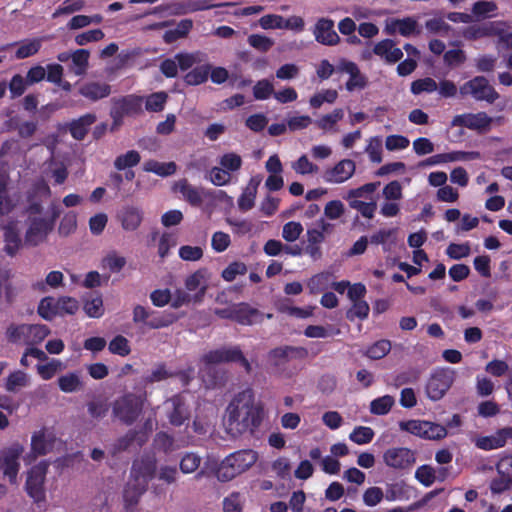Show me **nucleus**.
Listing matches in <instances>:
<instances>
[{
	"mask_svg": "<svg viewBox=\"0 0 512 512\" xmlns=\"http://www.w3.org/2000/svg\"><path fill=\"white\" fill-rule=\"evenodd\" d=\"M141 156L136 150H129L125 154H121L114 160V167L118 171L132 168L140 163Z\"/></svg>",
	"mask_w": 512,
	"mask_h": 512,
	"instance_id": "obj_34",
	"label": "nucleus"
},
{
	"mask_svg": "<svg viewBox=\"0 0 512 512\" xmlns=\"http://www.w3.org/2000/svg\"><path fill=\"white\" fill-rule=\"evenodd\" d=\"M428 426V421L425 420H407L400 421L399 428L402 431L408 432L412 435L424 438V434L427 433L425 427Z\"/></svg>",
	"mask_w": 512,
	"mask_h": 512,
	"instance_id": "obj_42",
	"label": "nucleus"
},
{
	"mask_svg": "<svg viewBox=\"0 0 512 512\" xmlns=\"http://www.w3.org/2000/svg\"><path fill=\"white\" fill-rule=\"evenodd\" d=\"M511 27L506 21L497 20L492 21L485 27H483L481 35L486 36H496L498 37V44L505 45L512 36V32L510 31Z\"/></svg>",
	"mask_w": 512,
	"mask_h": 512,
	"instance_id": "obj_25",
	"label": "nucleus"
},
{
	"mask_svg": "<svg viewBox=\"0 0 512 512\" xmlns=\"http://www.w3.org/2000/svg\"><path fill=\"white\" fill-rule=\"evenodd\" d=\"M48 443L46 441L45 430L35 432L31 437V455L29 454L25 460L31 462L38 456H44L48 453Z\"/></svg>",
	"mask_w": 512,
	"mask_h": 512,
	"instance_id": "obj_28",
	"label": "nucleus"
},
{
	"mask_svg": "<svg viewBox=\"0 0 512 512\" xmlns=\"http://www.w3.org/2000/svg\"><path fill=\"white\" fill-rule=\"evenodd\" d=\"M374 435L375 433L372 428L367 426H357L350 433L349 439L358 445H364L370 443L373 440Z\"/></svg>",
	"mask_w": 512,
	"mask_h": 512,
	"instance_id": "obj_45",
	"label": "nucleus"
},
{
	"mask_svg": "<svg viewBox=\"0 0 512 512\" xmlns=\"http://www.w3.org/2000/svg\"><path fill=\"white\" fill-rule=\"evenodd\" d=\"M462 96L471 95L477 101L494 103L499 98V93L484 76H476L465 82L460 87Z\"/></svg>",
	"mask_w": 512,
	"mask_h": 512,
	"instance_id": "obj_8",
	"label": "nucleus"
},
{
	"mask_svg": "<svg viewBox=\"0 0 512 512\" xmlns=\"http://www.w3.org/2000/svg\"><path fill=\"white\" fill-rule=\"evenodd\" d=\"M157 470V461L154 456L144 455L139 460L133 462L131 477L140 483L148 486L150 480L155 476Z\"/></svg>",
	"mask_w": 512,
	"mask_h": 512,
	"instance_id": "obj_13",
	"label": "nucleus"
},
{
	"mask_svg": "<svg viewBox=\"0 0 512 512\" xmlns=\"http://www.w3.org/2000/svg\"><path fill=\"white\" fill-rule=\"evenodd\" d=\"M23 452L24 447L18 442L0 450V470L11 484L17 483V476L20 470V458Z\"/></svg>",
	"mask_w": 512,
	"mask_h": 512,
	"instance_id": "obj_7",
	"label": "nucleus"
},
{
	"mask_svg": "<svg viewBox=\"0 0 512 512\" xmlns=\"http://www.w3.org/2000/svg\"><path fill=\"white\" fill-rule=\"evenodd\" d=\"M384 463L393 469L406 470L416 462L415 452L406 447H392L383 454Z\"/></svg>",
	"mask_w": 512,
	"mask_h": 512,
	"instance_id": "obj_11",
	"label": "nucleus"
},
{
	"mask_svg": "<svg viewBox=\"0 0 512 512\" xmlns=\"http://www.w3.org/2000/svg\"><path fill=\"white\" fill-rule=\"evenodd\" d=\"M146 401V391L139 394L133 392L124 393L112 404L113 417L124 425L130 426L134 424L142 414Z\"/></svg>",
	"mask_w": 512,
	"mask_h": 512,
	"instance_id": "obj_2",
	"label": "nucleus"
},
{
	"mask_svg": "<svg viewBox=\"0 0 512 512\" xmlns=\"http://www.w3.org/2000/svg\"><path fill=\"white\" fill-rule=\"evenodd\" d=\"M52 230V221H46V218L41 217L32 218L25 233L24 243L36 247L47 239Z\"/></svg>",
	"mask_w": 512,
	"mask_h": 512,
	"instance_id": "obj_12",
	"label": "nucleus"
},
{
	"mask_svg": "<svg viewBox=\"0 0 512 512\" xmlns=\"http://www.w3.org/2000/svg\"><path fill=\"white\" fill-rule=\"evenodd\" d=\"M3 252L9 257H15L23 246L22 238L16 225L9 223L3 227Z\"/></svg>",
	"mask_w": 512,
	"mask_h": 512,
	"instance_id": "obj_18",
	"label": "nucleus"
},
{
	"mask_svg": "<svg viewBox=\"0 0 512 512\" xmlns=\"http://www.w3.org/2000/svg\"><path fill=\"white\" fill-rule=\"evenodd\" d=\"M13 209L12 200L7 190V180L4 175L0 174V217L7 215Z\"/></svg>",
	"mask_w": 512,
	"mask_h": 512,
	"instance_id": "obj_49",
	"label": "nucleus"
},
{
	"mask_svg": "<svg viewBox=\"0 0 512 512\" xmlns=\"http://www.w3.org/2000/svg\"><path fill=\"white\" fill-rule=\"evenodd\" d=\"M355 172V163L350 159H343L333 168L324 173V180L328 183H342L352 177Z\"/></svg>",
	"mask_w": 512,
	"mask_h": 512,
	"instance_id": "obj_16",
	"label": "nucleus"
},
{
	"mask_svg": "<svg viewBox=\"0 0 512 512\" xmlns=\"http://www.w3.org/2000/svg\"><path fill=\"white\" fill-rule=\"evenodd\" d=\"M83 310L90 318H100L104 315L105 308L100 294L90 295L83 299Z\"/></svg>",
	"mask_w": 512,
	"mask_h": 512,
	"instance_id": "obj_29",
	"label": "nucleus"
},
{
	"mask_svg": "<svg viewBox=\"0 0 512 512\" xmlns=\"http://www.w3.org/2000/svg\"><path fill=\"white\" fill-rule=\"evenodd\" d=\"M397 228L380 229L370 236V243L382 245L384 252H389L391 247L396 244Z\"/></svg>",
	"mask_w": 512,
	"mask_h": 512,
	"instance_id": "obj_27",
	"label": "nucleus"
},
{
	"mask_svg": "<svg viewBox=\"0 0 512 512\" xmlns=\"http://www.w3.org/2000/svg\"><path fill=\"white\" fill-rule=\"evenodd\" d=\"M262 408L254 404V392L247 388L236 394L226 408L229 430L253 432L262 422Z\"/></svg>",
	"mask_w": 512,
	"mask_h": 512,
	"instance_id": "obj_1",
	"label": "nucleus"
},
{
	"mask_svg": "<svg viewBox=\"0 0 512 512\" xmlns=\"http://www.w3.org/2000/svg\"><path fill=\"white\" fill-rule=\"evenodd\" d=\"M493 119L486 112L464 113L453 117L451 126H461L480 134L490 130Z\"/></svg>",
	"mask_w": 512,
	"mask_h": 512,
	"instance_id": "obj_10",
	"label": "nucleus"
},
{
	"mask_svg": "<svg viewBox=\"0 0 512 512\" xmlns=\"http://www.w3.org/2000/svg\"><path fill=\"white\" fill-rule=\"evenodd\" d=\"M205 54L197 51L194 53H178L175 55L178 68L182 71L190 69L194 64L203 61Z\"/></svg>",
	"mask_w": 512,
	"mask_h": 512,
	"instance_id": "obj_40",
	"label": "nucleus"
},
{
	"mask_svg": "<svg viewBox=\"0 0 512 512\" xmlns=\"http://www.w3.org/2000/svg\"><path fill=\"white\" fill-rule=\"evenodd\" d=\"M475 445L477 448L490 451L505 446V440L501 435V429L497 430L495 435L482 436L476 439Z\"/></svg>",
	"mask_w": 512,
	"mask_h": 512,
	"instance_id": "obj_33",
	"label": "nucleus"
},
{
	"mask_svg": "<svg viewBox=\"0 0 512 512\" xmlns=\"http://www.w3.org/2000/svg\"><path fill=\"white\" fill-rule=\"evenodd\" d=\"M50 333L45 324H11L6 330V337L10 343L23 342L30 347L42 343Z\"/></svg>",
	"mask_w": 512,
	"mask_h": 512,
	"instance_id": "obj_4",
	"label": "nucleus"
},
{
	"mask_svg": "<svg viewBox=\"0 0 512 512\" xmlns=\"http://www.w3.org/2000/svg\"><path fill=\"white\" fill-rule=\"evenodd\" d=\"M325 240V235L318 229L307 230V245L304 249L305 254L313 260H319L322 257L321 243Z\"/></svg>",
	"mask_w": 512,
	"mask_h": 512,
	"instance_id": "obj_26",
	"label": "nucleus"
},
{
	"mask_svg": "<svg viewBox=\"0 0 512 512\" xmlns=\"http://www.w3.org/2000/svg\"><path fill=\"white\" fill-rule=\"evenodd\" d=\"M85 6L84 0H75L71 2L66 0L61 6H59L52 14V18H58L61 15H69L75 12L81 11Z\"/></svg>",
	"mask_w": 512,
	"mask_h": 512,
	"instance_id": "obj_52",
	"label": "nucleus"
},
{
	"mask_svg": "<svg viewBox=\"0 0 512 512\" xmlns=\"http://www.w3.org/2000/svg\"><path fill=\"white\" fill-rule=\"evenodd\" d=\"M415 478L425 487H429L436 480V475L432 467L429 465H422L417 468Z\"/></svg>",
	"mask_w": 512,
	"mask_h": 512,
	"instance_id": "obj_60",
	"label": "nucleus"
},
{
	"mask_svg": "<svg viewBox=\"0 0 512 512\" xmlns=\"http://www.w3.org/2000/svg\"><path fill=\"white\" fill-rule=\"evenodd\" d=\"M178 254L183 261L196 262L203 257L204 251L200 246L183 245Z\"/></svg>",
	"mask_w": 512,
	"mask_h": 512,
	"instance_id": "obj_56",
	"label": "nucleus"
},
{
	"mask_svg": "<svg viewBox=\"0 0 512 512\" xmlns=\"http://www.w3.org/2000/svg\"><path fill=\"white\" fill-rule=\"evenodd\" d=\"M126 265V258L119 256L115 251L109 252L102 259L103 268L109 269L112 273L120 272Z\"/></svg>",
	"mask_w": 512,
	"mask_h": 512,
	"instance_id": "obj_44",
	"label": "nucleus"
},
{
	"mask_svg": "<svg viewBox=\"0 0 512 512\" xmlns=\"http://www.w3.org/2000/svg\"><path fill=\"white\" fill-rule=\"evenodd\" d=\"M79 94L89 101L96 102L111 94V86L101 82H87L80 86Z\"/></svg>",
	"mask_w": 512,
	"mask_h": 512,
	"instance_id": "obj_20",
	"label": "nucleus"
},
{
	"mask_svg": "<svg viewBox=\"0 0 512 512\" xmlns=\"http://www.w3.org/2000/svg\"><path fill=\"white\" fill-rule=\"evenodd\" d=\"M271 95L274 96V86L269 80H259L253 86V96L256 100H266Z\"/></svg>",
	"mask_w": 512,
	"mask_h": 512,
	"instance_id": "obj_54",
	"label": "nucleus"
},
{
	"mask_svg": "<svg viewBox=\"0 0 512 512\" xmlns=\"http://www.w3.org/2000/svg\"><path fill=\"white\" fill-rule=\"evenodd\" d=\"M303 232L300 222L290 221L283 226L282 237L288 242L297 240Z\"/></svg>",
	"mask_w": 512,
	"mask_h": 512,
	"instance_id": "obj_61",
	"label": "nucleus"
},
{
	"mask_svg": "<svg viewBox=\"0 0 512 512\" xmlns=\"http://www.w3.org/2000/svg\"><path fill=\"white\" fill-rule=\"evenodd\" d=\"M438 88L437 82L431 77L417 79L411 83V92L414 95H419L423 92L432 93Z\"/></svg>",
	"mask_w": 512,
	"mask_h": 512,
	"instance_id": "obj_48",
	"label": "nucleus"
},
{
	"mask_svg": "<svg viewBox=\"0 0 512 512\" xmlns=\"http://www.w3.org/2000/svg\"><path fill=\"white\" fill-rule=\"evenodd\" d=\"M395 404V399L391 395H384L371 401L370 412L374 415H386Z\"/></svg>",
	"mask_w": 512,
	"mask_h": 512,
	"instance_id": "obj_36",
	"label": "nucleus"
},
{
	"mask_svg": "<svg viewBox=\"0 0 512 512\" xmlns=\"http://www.w3.org/2000/svg\"><path fill=\"white\" fill-rule=\"evenodd\" d=\"M89 415L94 419H101L109 411V405L104 400H93L87 403Z\"/></svg>",
	"mask_w": 512,
	"mask_h": 512,
	"instance_id": "obj_62",
	"label": "nucleus"
},
{
	"mask_svg": "<svg viewBox=\"0 0 512 512\" xmlns=\"http://www.w3.org/2000/svg\"><path fill=\"white\" fill-rule=\"evenodd\" d=\"M419 379V372L415 369H408L397 373L392 380V385L396 388L405 384L414 383Z\"/></svg>",
	"mask_w": 512,
	"mask_h": 512,
	"instance_id": "obj_59",
	"label": "nucleus"
},
{
	"mask_svg": "<svg viewBox=\"0 0 512 512\" xmlns=\"http://www.w3.org/2000/svg\"><path fill=\"white\" fill-rule=\"evenodd\" d=\"M42 39L33 38L21 42L20 46L15 52L16 59H25L37 54L41 48Z\"/></svg>",
	"mask_w": 512,
	"mask_h": 512,
	"instance_id": "obj_35",
	"label": "nucleus"
},
{
	"mask_svg": "<svg viewBox=\"0 0 512 512\" xmlns=\"http://www.w3.org/2000/svg\"><path fill=\"white\" fill-rule=\"evenodd\" d=\"M117 218L125 231H135L143 221V211L137 206L125 205L118 212Z\"/></svg>",
	"mask_w": 512,
	"mask_h": 512,
	"instance_id": "obj_17",
	"label": "nucleus"
},
{
	"mask_svg": "<svg viewBox=\"0 0 512 512\" xmlns=\"http://www.w3.org/2000/svg\"><path fill=\"white\" fill-rule=\"evenodd\" d=\"M242 357V350L239 346L223 347L211 350L203 355L202 361L207 364H220L235 362Z\"/></svg>",
	"mask_w": 512,
	"mask_h": 512,
	"instance_id": "obj_15",
	"label": "nucleus"
},
{
	"mask_svg": "<svg viewBox=\"0 0 512 512\" xmlns=\"http://www.w3.org/2000/svg\"><path fill=\"white\" fill-rule=\"evenodd\" d=\"M167 94L165 92L152 93L146 98L145 108L150 112H161L166 104Z\"/></svg>",
	"mask_w": 512,
	"mask_h": 512,
	"instance_id": "obj_51",
	"label": "nucleus"
},
{
	"mask_svg": "<svg viewBox=\"0 0 512 512\" xmlns=\"http://www.w3.org/2000/svg\"><path fill=\"white\" fill-rule=\"evenodd\" d=\"M146 489L147 485H145V482L142 484L133 479L128 481L123 491V499L125 502V509L127 511H132L134 509Z\"/></svg>",
	"mask_w": 512,
	"mask_h": 512,
	"instance_id": "obj_24",
	"label": "nucleus"
},
{
	"mask_svg": "<svg viewBox=\"0 0 512 512\" xmlns=\"http://www.w3.org/2000/svg\"><path fill=\"white\" fill-rule=\"evenodd\" d=\"M57 315H74L79 309V302L70 296H61L56 300Z\"/></svg>",
	"mask_w": 512,
	"mask_h": 512,
	"instance_id": "obj_41",
	"label": "nucleus"
},
{
	"mask_svg": "<svg viewBox=\"0 0 512 512\" xmlns=\"http://www.w3.org/2000/svg\"><path fill=\"white\" fill-rule=\"evenodd\" d=\"M391 350V342L386 339L378 340L370 345L364 355L372 360L384 358Z\"/></svg>",
	"mask_w": 512,
	"mask_h": 512,
	"instance_id": "obj_37",
	"label": "nucleus"
},
{
	"mask_svg": "<svg viewBox=\"0 0 512 512\" xmlns=\"http://www.w3.org/2000/svg\"><path fill=\"white\" fill-rule=\"evenodd\" d=\"M257 459V453L251 449L235 451L221 461L216 477L221 482H228L247 471Z\"/></svg>",
	"mask_w": 512,
	"mask_h": 512,
	"instance_id": "obj_3",
	"label": "nucleus"
},
{
	"mask_svg": "<svg viewBox=\"0 0 512 512\" xmlns=\"http://www.w3.org/2000/svg\"><path fill=\"white\" fill-rule=\"evenodd\" d=\"M139 432L136 430H129L125 435L116 439L111 448L112 456L124 452L136 441Z\"/></svg>",
	"mask_w": 512,
	"mask_h": 512,
	"instance_id": "obj_39",
	"label": "nucleus"
},
{
	"mask_svg": "<svg viewBox=\"0 0 512 512\" xmlns=\"http://www.w3.org/2000/svg\"><path fill=\"white\" fill-rule=\"evenodd\" d=\"M77 228V216L74 212L66 213L59 224L58 232L62 236H68Z\"/></svg>",
	"mask_w": 512,
	"mask_h": 512,
	"instance_id": "obj_58",
	"label": "nucleus"
},
{
	"mask_svg": "<svg viewBox=\"0 0 512 512\" xmlns=\"http://www.w3.org/2000/svg\"><path fill=\"white\" fill-rule=\"evenodd\" d=\"M263 314L248 303L241 302L235 304V322L241 325H253L262 322Z\"/></svg>",
	"mask_w": 512,
	"mask_h": 512,
	"instance_id": "obj_22",
	"label": "nucleus"
},
{
	"mask_svg": "<svg viewBox=\"0 0 512 512\" xmlns=\"http://www.w3.org/2000/svg\"><path fill=\"white\" fill-rule=\"evenodd\" d=\"M145 172H152L161 177L173 175L177 170L175 162L161 163L156 160H148L143 165Z\"/></svg>",
	"mask_w": 512,
	"mask_h": 512,
	"instance_id": "obj_31",
	"label": "nucleus"
},
{
	"mask_svg": "<svg viewBox=\"0 0 512 512\" xmlns=\"http://www.w3.org/2000/svg\"><path fill=\"white\" fill-rule=\"evenodd\" d=\"M90 53L86 49H77L72 53L71 60L73 64V72L75 75H82L85 73L89 65Z\"/></svg>",
	"mask_w": 512,
	"mask_h": 512,
	"instance_id": "obj_38",
	"label": "nucleus"
},
{
	"mask_svg": "<svg viewBox=\"0 0 512 512\" xmlns=\"http://www.w3.org/2000/svg\"><path fill=\"white\" fill-rule=\"evenodd\" d=\"M47 464L40 462L31 467L27 472L25 491L37 504L45 501L44 482L47 473Z\"/></svg>",
	"mask_w": 512,
	"mask_h": 512,
	"instance_id": "obj_9",
	"label": "nucleus"
},
{
	"mask_svg": "<svg viewBox=\"0 0 512 512\" xmlns=\"http://www.w3.org/2000/svg\"><path fill=\"white\" fill-rule=\"evenodd\" d=\"M344 116V111L341 108L334 109L332 113L323 115L320 119L317 120V126L322 130H327L332 128L338 121H340Z\"/></svg>",
	"mask_w": 512,
	"mask_h": 512,
	"instance_id": "obj_57",
	"label": "nucleus"
},
{
	"mask_svg": "<svg viewBox=\"0 0 512 512\" xmlns=\"http://www.w3.org/2000/svg\"><path fill=\"white\" fill-rule=\"evenodd\" d=\"M201 458L194 453L185 454L180 461V470L185 473H192L198 469Z\"/></svg>",
	"mask_w": 512,
	"mask_h": 512,
	"instance_id": "obj_64",
	"label": "nucleus"
},
{
	"mask_svg": "<svg viewBox=\"0 0 512 512\" xmlns=\"http://www.w3.org/2000/svg\"><path fill=\"white\" fill-rule=\"evenodd\" d=\"M175 191L182 194L183 198L194 207H199L203 203L204 190L191 185L187 179H181L175 184Z\"/></svg>",
	"mask_w": 512,
	"mask_h": 512,
	"instance_id": "obj_21",
	"label": "nucleus"
},
{
	"mask_svg": "<svg viewBox=\"0 0 512 512\" xmlns=\"http://www.w3.org/2000/svg\"><path fill=\"white\" fill-rule=\"evenodd\" d=\"M177 320L173 313L160 312L151 309L149 322L147 323L148 329H161L172 325Z\"/></svg>",
	"mask_w": 512,
	"mask_h": 512,
	"instance_id": "obj_30",
	"label": "nucleus"
},
{
	"mask_svg": "<svg viewBox=\"0 0 512 512\" xmlns=\"http://www.w3.org/2000/svg\"><path fill=\"white\" fill-rule=\"evenodd\" d=\"M370 307L364 300L353 302L352 307L346 312V318L354 321L356 318L364 320L368 318Z\"/></svg>",
	"mask_w": 512,
	"mask_h": 512,
	"instance_id": "obj_50",
	"label": "nucleus"
},
{
	"mask_svg": "<svg viewBox=\"0 0 512 512\" xmlns=\"http://www.w3.org/2000/svg\"><path fill=\"white\" fill-rule=\"evenodd\" d=\"M169 402L172 405V410L168 413L169 422L173 426H181L185 421L189 420L190 412L185 403V399L181 394L173 395Z\"/></svg>",
	"mask_w": 512,
	"mask_h": 512,
	"instance_id": "obj_19",
	"label": "nucleus"
},
{
	"mask_svg": "<svg viewBox=\"0 0 512 512\" xmlns=\"http://www.w3.org/2000/svg\"><path fill=\"white\" fill-rule=\"evenodd\" d=\"M110 109V117L113 122L111 131L118 129L123 124L125 116H135L142 113L143 97L134 94L113 98Z\"/></svg>",
	"mask_w": 512,
	"mask_h": 512,
	"instance_id": "obj_5",
	"label": "nucleus"
},
{
	"mask_svg": "<svg viewBox=\"0 0 512 512\" xmlns=\"http://www.w3.org/2000/svg\"><path fill=\"white\" fill-rule=\"evenodd\" d=\"M247 267L243 262L234 261L230 263L221 273L222 278L227 282H232L238 275H244Z\"/></svg>",
	"mask_w": 512,
	"mask_h": 512,
	"instance_id": "obj_55",
	"label": "nucleus"
},
{
	"mask_svg": "<svg viewBox=\"0 0 512 512\" xmlns=\"http://www.w3.org/2000/svg\"><path fill=\"white\" fill-rule=\"evenodd\" d=\"M349 206L356 209L365 218L371 219L377 209V204L374 201L364 202L356 198L350 199Z\"/></svg>",
	"mask_w": 512,
	"mask_h": 512,
	"instance_id": "obj_53",
	"label": "nucleus"
},
{
	"mask_svg": "<svg viewBox=\"0 0 512 512\" xmlns=\"http://www.w3.org/2000/svg\"><path fill=\"white\" fill-rule=\"evenodd\" d=\"M210 69V64L196 66L184 76L185 83L187 85L196 86L206 82L209 77Z\"/></svg>",
	"mask_w": 512,
	"mask_h": 512,
	"instance_id": "obj_32",
	"label": "nucleus"
},
{
	"mask_svg": "<svg viewBox=\"0 0 512 512\" xmlns=\"http://www.w3.org/2000/svg\"><path fill=\"white\" fill-rule=\"evenodd\" d=\"M455 381V370L450 367L434 369L427 379L425 391L432 401H438L444 397Z\"/></svg>",
	"mask_w": 512,
	"mask_h": 512,
	"instance_id": "obj_6",
	"label": "nucleus"
},
{
	"mask_svg": "<svg viewBox=\"0 0 512 512\" xmlns=\"http://www.w3.org/2000/svg\"><path fill=\"white\" fill-rule=\"evenodd\" d=\"M38 314L45 320L51 321L57 316L56 300L53 297H44L38 305Z\"/></svg>",
	"mask_w": 512,
	"mask_h": 512,
	"instance_id": "obj_46",
	"label": "nucleus"
},
{
	"mask_svg": "<svg viewBox=\"0 0 512 512\" xmlns=\"http://www.w3.org/2000/svg\"><path fill=\"white\" fill-rule=\"evenodd\" d=\"M315 40L326 46H334L339 43L340 37L334 29V21L329 18H320L313 30Z\"/></svg>",
	"mask_w": 512,
	"mask_h": 512,
	"instance_id": "obj_14",
	"label": "nucleus"
},
{
	"mask_svg": "<svg viewBox=\"0 0 512 512\" xmlns=\"http://www.w3.org/2000/svg\"><path fill=\"white\" fill-rule=\"evenodd\" d=\"M230 244L231 239L229 234L222 231H217L212 235L211 246L215 252H224L230 246Z\"/></svg>",
	"mask_w": 512,
	"mask_h": 512,
	"instance_id": "obj_63",
	"label": "nucleus"
},
{
	"mask_svg": "<svg viewBox=\"0 0 512 512\" xmlns=\"http://www.w3.org/2000/svg\"><path fill=\"white\" fill-rule=\"evenodd\" d=\"M58 386L65 393H72L79 390L81 381L75 373H68L58 378Z\"/></svg>",
	"mask_w": 512,
	"mask_h": 512,
	"instance_id": "obj_47",
	"label": "nucleus"
},
{
	"mask_svg": "<svg viewBox=\"0 0 512 512\" xmlns=\"http://www.w3.org/2000/svg\"><path fill=\"white\" fill-rule=\"evenodd\" d=\"M96 121V115L86 113L68 124L71 136L78 141L83 140L89 132L90 126Z\"/></svg>",
	"mask_w": 512,
	"mask_h": 512,
	"instance_id": "obj_23",
	"label": "nucleus"
},
{
	"mask_svg": "<svg viewBox=\"0 0 512 512\" xmlns=\"http://www.w3.org/2000/svg\"><path fill=\"white\" fill-rule=\"evenodd\" d=\"M110 353L126 357L131 353V347L129 341L123 335L115 336L108 345Z\"/></svg>",
	"mask_w": 512,
	"mask_h": 512,
	"instance_id": "obj_43",
	"label": "nucleus"
}]
</instances>
